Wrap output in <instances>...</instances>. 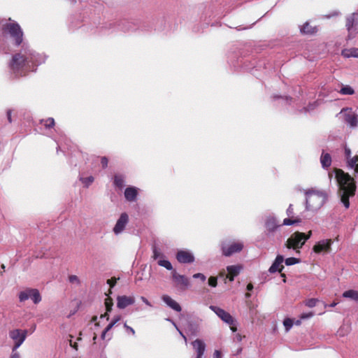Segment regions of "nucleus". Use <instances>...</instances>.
I'll return each instance as SVG.
<instances>
[{
    "instance_id": "0e129e2a",
    "label": "nucleus",
    "mask_w": 358,
    "mask_h": 358,
    "mask_svg": "<svg viewBox=\"0 0 358 358\" xmlns=\"http://www.w3.org/2000/svg\"><path fill=\"white\" fill-rule=\"evenodd\" d=\"M337 305V303L336 302H333L332 303L330 304V306L331 307H334Z\"/></svg>"
},
{
    "instance_id": "79ce46f5",
    "label": "nucleus",
    "mask_w": 358,
    "mask_h": 358,
    "mask_svg": "<svg viewBox=\"0 0 358 358\" xmlns=\"http://www.w3.org/2000/svg\"><path fill=\"white\" fill-rule=\"evenodd\" d=\"M193 278H199L202 282H204L206 280V276L203 273H198L194 274L193 275Z\"/></svg>"
},
{
    "instance_id": "a18cd8bd",
    "label": "nucleus",
    "mask_w": 358,
    "mask_h": 358,
    "mask_svg": "<svg viewBox=\"0 0 358 358\" xmlns=\"http://www.w3.org/2000/svg\"><path fill=\"white\" fill-rule=\"evenodd\" d=\"M10 358H20V355L19 352H17V350H14V347L13 348V350H12V354L10 356Z\"/></svg>"
},
{
    "instance_id": "20e7f679",
    "label": "nucleus",
    "mask_w": 358,
    "mask_h": 358,
    "mask_svg": "<svg viewBox=\"0 0 358 358\" xmlns=\"http://www.w3.org/2000/svg\"><path fill=\"white\" fill-rule=\"evenodd\" d=\"M3 31L7 32L15 40V44L20 45L23 41V31L18 23L12 21L3 26Z\"/></svg>"
},
{
    "instance_id": "c03bdc74",
    "label": "nucleus",
    "mask_w": 358,
    "mask_h": 358,
    "mask_svg": "<svg viewBox=\"0 0 358 358\" xmlns=\"http://www.w3.org/2000/svg\"><path fill=\"white\" fill-rule=\"evenodd\" d=\"M313 315V313L312 312H310L308 313H303L301 314L300 318L302 320L308 319L311 317Z\"/></svg>"
},
{
    "instance_id": "7ed1b4c3",
    "label": "nucleus",
    "mask_w": 358,
    "mask_h": 358,
    "mask_svg": "<svg viewBox=\"0 0 358 358\" xmlns=\"http://www.w3.org/2000/svg\"><path fill=\"white\" fill-rule=\"evenodd\" d=\"M327 194L324 192L308 190L306 192V209L317 210L325 203Z\"/></svg>"
},
{
    "instance_id": "7c9ffc66",
    "label": "nucleus",
    "mask_w": 358,
    "mask_h": 358,
    "mask_svg": "<svg viewBox=\"0 0 358 358\" xmlns=\"http://www.w3.org/2000/svg\"><path fill=\"white\" fill-rule=\"evenodd\" d=\"M113 305V299L110 297L106 298L105 300V306L107 312H110L112 310Z\"/></svg>"
},
{
    "instance_id": "49530a36",
    "label": "nucleus",
    "mask_w": 358,
    "mask_h": 358,
    "mask_svg": "<svg viewBox=\"0 0 358 358\" xmlns=\"http://www.w3.org/2000/svg\"><path fill=\"white\" fill-rule=\"evenodd\" d=\"M124 327L128 332L131 333L132 335L135 334V331L132 327L128 326L127 324H124Z\"/></svg>"
},
{
    "instance_id": "bb28decb",
    "label": "nucleus",
    "mask_w": 358,
    "mask_h": 358,
    "mask_svg": "<svg viewBox=\"0 0 358 358\" xmlns=\"http://www.w3.org/2000/svg\"><path fill=\"white\" fill-rule=\"evenodd\" d=\"M40 123L43 124L47 129L53 128L55 124V120L52 117L41 120Z\"/></svg>"
},
{
    "instance_id": "3c124183",
    "label": "nucleus",
    "mask_w": 358,
    "mask_h": 358,
    "mask_svg": "<svg viewBox=\"0 0 358 358\" xmlns=\"http://www.w3.org/2000/svg\"><path fill=\"white\" fill-rule=\"evenodd\" d=\"M141 299L142 300L143 302H144L148 306H152L151 303L149 302V301L145 297L141 296Z\"/></svg>"
},
{
    "instance_id": "4be33fe9",
    "label": "nucleus",
    "mask_w": 358,
    "mask_h": 358,
    "mask_svg": "<svg viewBox=\"0 0 358 358\" xmlns=\"http://www.w3.org/2000/svg\"><path fill=\"white\" fill-rule=\"evenodd\" d=\"M347 165L349 168L354 169L355 173H358V155L350 157L347 160Z\"/></svg>"
},
{
    "instance_id": "a19ab883",
    "label": "nucleus",
    "mask_w": 358,
    "mask_h": 358,
    "mask_svg": "<svg viewBox=\"0 0 358 358\" xmlns=\"http://www.w3.org/2000/svg\"><path fill=\"white\" fill-rule=\"evenodd\" d=\"M69 282H71V283H74V282L80 283V280H79L78 277L77 275H70L69 278Z\"/></svg>"
},
{
    "instance_id": "aec40b11",
    "label": "nucleus",
    "mask_w": 358,
    "mask_h": 358,
    "mask_svg": "<svg viewBox=\"0 0 358 358\" xmlns=\"http://www.w3.org/2000/svg\"><path fill=\"white\" fill-rule=\"evenodd\" d=\"M320 160L322 167L324 169H329L332 163V159L330 154L325 152L324 150H322Z\"/></svg>"
},
{
    "instance_id": "473e14b6",
    "label": "nucleus",
    "mask_w": 358,
    "mask_h": 358,
    "mask_svg": "<svg viewBox=\"0 0 358 358\" xmlns=\"http://www.w3.org/2000/svg\"><path fill=\"white\" fill-rule=\"evenodd\" d=\"M299 262V259L295 257H289L285 260V263L287 266H291L296 264Z\"/></svg>"
},
{
    "instance_id": "5701e85b",
    "label": "nucleus",
    "mask_w": 358,
    "mask_h": 358,
    "mask_svg": "<svg viewBox=\"0 0 358 358\" xmlns=\"http://www.w3.org/2000/svg\"><path fill=\"white\" fill-rule=\"evenodd\" d=\"M345 120L351 127H356L358 124L357 115L355 113H348L345 115Z\"/></svg>"
},
{
    "instance_id": "c756f323",
    "label": "nucleus",
    "mask_w": 358,
    "mask_h": 358,
    "mask_svg": "<svg viewBox=\"0 0 358 358\" xmlns=\"http://www.w3.org/2000/svg\"><path fill=\"white\" fill-rule=\"evenodd\" d=\"M340 93L342 94L352 95L355 93V91L350 86L345 85L341 89Z\"/></svg>"
},
{
    "instance_id": "f03ea898",
    "label": "nucleus",
    "mask_w": 358,
    "mask_h": 358,
    "mask_svg": "<svg viewBox=\"0 0 358 358\" xmlns=\"http://www.w3.org/2000/svg\"><path fill=\"white\" fill-rule=\"evenodd\" d=\"M33 62L31 58L21 53H17L12 57L10 63V68L16 76H24L31 70Z\"/></svg>"
},
{
    "instance_id": "8fccbe9b",
    "label": "nucleus",
    "mask_w": 358,
    "mask_h": 358,
    "mask_svg": "<svg viewBox=\"0 0 358 358\" xmlns=\"http://www.w3.org/2000/svg\"><path fill=\"white\" fill-rule=\"evenodd\" d=\"M120 319H121V317H120V315H117V316L115 317L113 319V320H112L111 323H112L113 325H115L117 322H119V321L120 320Z\"/></svg>"
},
{
    "instance_id": "f257e3e1",
    "label": "nucleus",
    "mask_w": 358,
    "mask_h": 358,
    "mask_svg": "<svg viewBox=\"0 0 358 358\" xmlns=\"http://www.w3.org/2000/svg\"><path fill=\"white\" fill-rule=\"evenodd\" d=\"M336 179L339 186L341 201L345 208L350 207L349 199L355 194L356 184L354 178L342 169L335 168Z\"/></svg>"
},
{
    "instance_id": "338daca9",
    "label": "nucleus",
    "mask_w": 358,
    "mask_h": 358,
    "mask_svg": "<svg viewBox=\"0 0 358 358\" xmlns=\"http://www.w3.org/2000/svg\"><path fill=\"white\" fill-rule=\"evenodd\" d=\"M245 296H246V297H250V294H249V293H246V294H245Z\"/></svg>"
},
{
    "instance_id": "ddd939ff",
    "label": "nucleus",
    "mask_w": 358,
    "mask_h": 358,
    "mask_svg": "<svg viewBox=\"0 0 358 358\" xmlns=\"http://www.w3.org/2000/svg\"><path fill=\"white\" fill-rule=\"evenodd\" d=\"M176 259L182 264H190L194 261L192 253L187 250H179L176 254Z\"/></svg>"
},
{
    "instance_id": "4d7b16f0",
    "label": "nucleus",
    "mask_w": 358,
    "mask_h": 358,
    "mask_svg": "<svg viewBox=\"0 0 358 358\" xmlns=\"http://www.w3.org/2000/svg\"><path fill=\"white\" fill-rule=\"evenodd\" d=\"M252 289H253V285H252V283H249V284H248V285H247V289H248V291H251Z\"/></svg>"
},
{
    "instance_id": "2eb2a0df",
    "label": "nucleus",
    "mask_w": 358,
    "mask_h": 358,
    "mask_svg": "<svg viewBox=\"0 0 358 358\" xmlns=\"http://www.w3.org/2000/svg\"><path fill=\"white\" fill-rule=\"evenodd\" d=\"M283 262V256L281 255H277L275 261L269 268L268 271L271 273H275L276 271L281 273L282 269L284 268V266L282 265Z\"/></svg>"
},
{
    "instance_id": "864d4df0",
    "label": "nucleus",
    "mask_w": 358,
    "mask_h": 358,
    "mask_svg": "<svg viewBox=\"0 0 358 358\" xmlns=\"http://www.w3.org/2000/svg\"><path fill=\"white\" fill-rule=\"evenodd\" d=\"M113 324L110 322V324H108V326L105 328V331H109L113 327Z\"/></svg>"
},
{
    "instance_id": "6e6d98bb",
    "label": "nucleus",
    "mask_w": 358,
    "mask_h": 358,
    "mask_svg": "<svg viewBox=\"0 0 358 358\" xmlns=\"http://www.w3.org/2000/svg\"><path fill=\"white\" fill-rule=\"evenodd\" d=\"M108 312H106L104 314L101 315V318L106 317L107 320H109V315L108 313Z\"/></svg>"
},
{
    "instance_id": "2f4dec72",
    "label": "nucleus",
    "mask_w": 358,
    "mask_h": 358,
    "mask_svg": "<svg viewBox=\"0 0 358 358\" xmlns=\"http://www.w3.org/2000/svg\"><path fill=\"white\" fill-rule=\"evenodd\" d=\"M300 222H301V219L300 218H296L295 220H292L291 218H285L283 220L282 224H284V225H292V224H294L295 223H299Z\"/></svg>"
},
{
    "instance_id": "37998d69",
    "label": "nucleus",
    "mask_w": 358,
    "mask_h": 358,
    "mask_svg": "<svg viewBox=\"0 0 358 358\" xmlns=\"http://www.w3.org/2000/svg\"><path fill=\"white\" fill-rule=\"evenodd\" d=\"M345 157L346 160L351 157V150L349 148L345 147L344 150Z\"/></svg>"
},
{
    "instance_id": "69168bd1",
    "label": "nucleus",
    "mask_w": 358,
    "mask_h": 358,
    "mask_svg": "<svg viewBox=\"0 0 358 358\" xmlns=\"http://www.w3.org/2000/svg\"><path fill=\"white\" fill-rule=\"evenodd\" d=\"M96 334H94V337H93V341H96Z\"/></svg>"
},
{
    "instance_id": "b1692460",
    "label": "nucleus",
    "mask_w": 358,
    "mask_h": 358,
    "mask_svg": "<svg viewBox=\"0 0 358 358\" xmlns=\"http://www.w3.org/2000/svg\"><path fill=\"white\" fill-rule=\"evenodd\" d=\"M113 183L116 187L120 189H122L124 186V178L123 176L118 174L115 175Z\"/></svg>"
},
{
    "instance_id": "0eeeda50",
    "label": "nucleus",
    "mask_w": 358,
    "mask_h": 358,
    "mask_svg": "<svg viewBox=\"0 0 358 358\" xmlns=\"http://www.w3.org/2000/svg\"><path fill=\"white\" fill-rule=\"evenodd\" d=\"M243 248V243L241 241H224L221 244L222 255L230 257L232 255L241 252Z\"/></svg>"
},
{
    "instance_id": "5fc2aeb1",
    "label": "nucleus",
    "mask_w": 358,
    "mask_h": 358,
    "mask_svg": "<svg viewBox=\"0 0 358 358\" xmlns=\"http://www.w3.org/2000/svg\"><path fill=\"white\" fill-rule=\"evenodd\" d=\"M311 235H312V231H309L307 234H305V238H306V242L310 238Z\"/></svg>"
},
{
    "instance_id": "a878e982",
    "label": "nucleus",
    "mask_w": 358,
    "mask_h": 358,
    "mask_svg": "<svg viewBox=\"0 0 358 358\" xmlns=\"http://www.w3.org/2000/svg\"><path fill=\"white\" fill-rule=\"evenodd\" d=\"M316 28L313 27L308 22H306L301 28V31L305 34H313L316 32Z\"/></svg>"
},
{
    "instance_id": "e2e57ef3",
    "label": "nucleus",
    "mask_w": 358,
    "mask_h": 358,
    "mask_svg": "<svg viewBox=\"0 0 358 358\" xmlns=\"http://www.w3.org/2000/svg\"><path fill=\"white\" fill-rule=\"evenodd\" d=\"M97 320V316L94 315L92 318V322H96Z\"/></svg>"
},
{
    "instance_id": "052dcab7",
    "label": "nucleus",
    "mask_w": 358,
    "mask_h": 358,
    "mask_svg": "<svg viewBox=\"0 0 358 358\" xmlns=\"http://www.w3.org/2000/svg\"><path fill=\"white\" fill-rule=\"evenodd\" d=\"M71 345L75 348L76 350L78 349V344L76 343H74V344L73 345L71 343Z\"/></svg>"
},
{
    "instance_id": "e433bc0d",
    "label": "nucleus",
    "mask_w": 358,
    "mask_h": 358,
    "mask_svg": "<svg viewBox=\"0 0 358 358\" xmlns=\"http://www.w3.org/2000/svg\"><path fill=\"white\" fill-rule=\"evenodd\" d=\"M208 285L210 287H215L217 285V279L216 277L210 276L208 278Z\"/></svg>"
},
{
    "instance_id": "58836bf2",
    "label": "nucleus",
    "mask_w": 358,
    "mask_h": 358,
    "mask_svg": "<svg viewBox=\"0 0 358 358\" xmlns=\"http://www.w3.org/2000/svg\"><path fill=\"white\" fill-rule=\"evenodd\" d=\"M101 164L103 169H106L108 166V159L106 157H102L101 158Z\"/></svg>"
},
{
    "instance_id": "c85d7f7f",
    "label": "nucleus",
    "mask_w": 358,
    "mask_h": 358,
    "mask_svg": "<svg viewBox=\"0 0 358 358\" xmlns=\"http://www.w3.org/2000/svg\"><path fill=\"white\" fill-rule=\"evenodd\" d=\"M157 264H158V265L166 268L167 270H172L173 269L172 264L168 260L159 259L157 262Z\"/></svg>"
},
{
    "instance_id": "603ef678",
    "label": "nucleus",
    "mask_w": 358,
    "mask_h": 358,
    "mask_svg": "<svg viewBox=\"0 0 358 358\" xmlns=\"http://www.w3.org/2000/svg\"><path fill=\"white\" fill-rule=\"evenodd\" d=\"M214 357H215V358H222L220 351L215 350L214 352Z\"/></svg>"
},
{
    "instance_id": "f3484780",
    "label": "nucleus",
    "mask_w": 358,
    "mask_h": 358,
    "mask_svg": "<svg viewBox=\"0 0 358 358\" xmlns=\"http://www.w3.org/2000/svg\"><path fill=\"white\" fill-rule=\"evenodd\" d=\"M192 345L196 352V358H202L206 350V345L204 342L201 339H196L192 343Z\"/></svg>"
},
{
    "instance_id": "680f3d73",
    "label": "nucleus",
    "mask_w": 358,
    "mask_h": 358,
    "mask_svg": "<svg viewBox=\"0 0 358 358\" xmlns=\"http://www.w3.org/2000/svg\"><path fill=\"white\" fill-rule=\"evenodd\" d=\"M281 273V276L283 278V282H286V275L285 273H282V272L280 273Z\"/></svg>"
},
{
    "instance_id": "9d476101",
    "label": "nucleus",
    "mask_w": 358,
    "mask_h": 358,
    "mask_svg": "<svg viewBox=\"0 0 358 358\" xmlns=\"http://www.w3.org/2000/svg\"><path fill=\"white\" fill-rule=\"evenodd\" d=\"M332 243L333 241L331 239H324L320 241L313 246V250L315 253L317 254L322 252H330Z\"/></svg>"
},
{
    "instance_id": "393cba45",
    "label": "nucleus",
    "mask_w": 358,
    "mask_h": 358,
    "mask_svg": "<svg viewBox=\"0 0 358 358\" xmlns=\"http://www.w3.org/2000/svg\"><path fill=\"white\" fill-rule=\"evenodd\" d=\"M343 296L358 301V291L354 289L347 290L343 293Z\"/></svg>"
},
{
    "instance_id": "09e8293b",
    "label": "nucleus",
    "mask_w": 358,
    "mask_h": 358,
    "mask_svg": "<svg viewBox=\"0 0 358 358\" xmlns=\"http://www.w3.org/2000/svg\"><path fill=\"white\" fill-rule=\"evenodd\" d=\"M173 324L174 325V327L176 328V329L178 331L179 334H180L181 336H182V338L185 339V341H187V338H186V336L183 334V333L178 329V327H177L176 324L174 322H172Z\"/></svg>"
},
{
    "instance_id": "bf43d9fd",
    "label": "nucleus",
    "mask_w": 358,
    "mask_h": 358,
    "mask_svg": "<svg viewBox=\"0 0 358 358\" xmlns=\"http://www.w3.org/2000/svg\"><path fill=\"white\" fill-rule=\"evenodd\" d=\"M106 334H107V331L103 330L102 334H101V336L103 340L105 339Z\"/></svg>"
},
{
    "instance_id": "dca6fc26",
    "label": "nucleus",
    "mask_w": 358,
    "mask_h": 358,
    "mask_svg": "<svg viewBox=\"0 0 358 358\" xmlns=\"http://www.w3.org/2000/svg\"><path fill=\"white\" fill-rule=\"evenodd\" d=\"M139 189L136 187H128L124 190V197L127 201L134 202L136 200Z\"/></svg>"
},
{
    "instance_id": "f8f14e48",
    "label": "nucleus",
    "mask_w": 358,
    "mask_h": 358,
    "mask_svg": "<svg viewBox=\"0 0 358 358\" xmlns=\"http://www.w3.org/2000/svg\"><path fill=\"white\" fill-rule=\"evenodd\" d=\"M129 222V216L126 213H122L119 219L117 220L114 228L113 232L115 234H119L124 231L126 225Z\"/></svg>"
},
{
    "instance_id": "412c9836",
    "label": "nucleus",
    "mask_w": 358,
    "mask_h": 358,
    "mask_svg": "<svg viewBox=\"0 0 358 358\" xmlns=\"http://www.w3.org/2000/svg\"><path fill=\"white\" fill-rule=\"evenodd\" d=\"M280 226H281V224L278 223L275 217H268L266 220L265 227L267 231L270 232L275 231Z\"/></svg>"
},
{
    "instance_id": "a211bd4d",
    "label": "nucleus",
    "mask_w": 358,
    "mask_h": 358,
    "mask_svg": "<svg viewBox=\"0 0 358 358\" xmlns=\"http://www.w3.org/2000/svg\"><path fill=\"white\" fill-rule=\"evenodd\" d=\"M241 268L242 266L239 265L228 266L227 267V274L226 278H228L231 282L234 281V278L239 274Z\"/></svg>"
},
{
    "instance_id": "cd10ccee",
    "label": "nucleus",
    "mask_w": 358,
    "mask_h": 358,
    "mask_svg": "<svg viewBox=\"0 0 358 358\" xmlns=\"http://www.w3.org/2000/svg\"><path fill=\"white\" fill-rule=\"evenodd\" d=\"M345 57H358V48H352L350 50H345L343 52Z\"/></svg>"
},
{
    "instance_id": "6e6552de",
    "label": "nucleus",
    "mask_w": 358,
    "mask_h": 358,
    "mask_svg": "<svg viewBox=\"0 0 358 358\" xmlns=\"http://www.w3.org/2000/svg\"><path fill=\"white\" fill-rule=\"evenodd\" d=\"M29 298L35 304L38 303L41 301V294L37 289L28 288L19 293V300L20 302H24Z\"/></svg>"
},
{
    "instance_id": "c9c22d12",
    "label": "nucleus",
    "mask_w": 358,
    "mask_h": 358,
    "mask_svg": "<svg viewBox=\"0 0 358 358\" xmlns=\"http://www.w3.org/2000/svg\"><path fill=\"white\" fill-rule=\"evenodd\" d=\"M318 301L316 299H310L306 301V306L309 308L315 307Z\"/></svg>"
},
{
    "instance_id": "4468645a",
    "label": "nucleus",
    "mask_w": 358,
    "mask_h": 358,
    "mask_svg": "<svg viewBox=\"0 0 358 358\" xmlns=\"http://www.w3.org/2000/svg\"><path fill=\"white\" fill-rule=\"evenodd\" d=\"M135 298L132 296H118L117 298V307L120 309H124L126 307L134 304Z\"/></svg>"
},
{
    "instance_id": "13d9d810",
    "label": "nucleus",
    "mask_w": 358,
    "mask_h": 358,
    "mask_svg": "<svg viewBox=\"0 0 358 358\" xmlns=\"http://www.w3.org/2000/svg\"><path fill=\"white\" fill-rule=\"evenodd\" d=\"M7 116L9 122H11V112L10 110L7 112Z\"/></svg>"
},
{
    "instance_id": "72a5a7b5",
    "label": "nucleus",
    "mask_w": 358,
    "mask_h": 358,
    "mask_svg": "<svg viewBox=\"0 0 358 358\" xmlns=\"http://www.w3.org/2000/svg\"><path fill=\"white\" fill-rule=\"evenodd\" d=\"M152 258L154 259H158L159 257H162L163 255L159 251V250L157 249V246L155 245H154L152 246Z\"/></svg>"
},
{
    "instance_id": "f704fd0d",
    "label": "nucleus",
    "mask_w": 358,
    "mask_h": 358,
    "mask_svg": "<svg viewBox=\"0 0 358 358\" xmlns=\"http://www.w3.org/2000/svg\"><path fill=\"white\" fill-rule=\"evenodd\" d=\"M283 324L287 331H289L290 328L293 326V321L292 319L287 318L284 320Z\"/></svg>"
},
{
    "instance_id": "39448f33",
    "label": "nucleus",
    "mask_w": 358,
    "mask_h": 358,
    "mask_svg": "<svg viewBox=\"0 0 358 358\" xmlns=\"http://www.w3.org/2000/svg\"><path fill=\"white\" fill-rule=\"evenodd\" d=\"M210 309L212 310L223 322L227 323L233 332L237 331L236 320L228 312L215 306H210Z\"/></svg>"
},
{
    "instance_id": "9b49d317",
    "label": "nucleus",
    "mask_w": 358,
    "mask_h": 358,
    "mask_svg": "<svg viewBox=\"0 0 358 358\" xmlns=\"http://www.w3.org/2000/svg\"><path fill=\"white\" fill-rule=\"evenodd\" d=\"M173 280L176 284V286L180 287L181 289H186L189 285V279L183 275L178 274L175 270L172 272Z\"/></svg>"
},
{
    "instance_id": "774afa93",
    "label": "nucleus",
    "mask_w": 358,
    "mask_h": 358,
    "mask_svg": "<svg viewBox=\"0 0 358 358\" xmlns=\"http://www.w3.org/2000/svg\"><path fill=\"white\" fill-rule=\"evenodd\" d=\"M36 329V325L34 324L33 328H31L32 331H34Z\"/></svg>"
},
{
    "instance_id": "4c0bfd02",
    "label": "nucleus",
    "mask_w": 358,
    "mask_h": 358,
    "mask_svg": "<svg viewBox=\"0 0 358 358\" xmlns=\"http://www.w3.org/2000/svg\"><path fill=\"white\" fill-rule=\"evenodd\" d=\"M83 183L86 184L87 186L90 185L94 181V177L90 176L85 178H81Z\"/></svg>"
},
{
    "instance_id": "423d86ee",
    "label": "nucleus",
    "mask_w": 358,
    "mask_h": 358,
    "mask_svg": "<svg viewBox=\"0 0 358 358\" xmlns=\"http://www.w3.org/2000/svg\"><path fill=\"white\" fill-rule=\"evenodd\" d=\"M305 233L296 231L287 240L285 246L288 249L297 250L301 248L306 243Z\"/></svg>"
},
{
    "instance_id": "ea45409f",
    "label": "nucleus",
    "mask_w": 358,
    "mask_h": 358,
    "mask_svg": "<svg viewBox=\"0 0 358 358\" xmlns=\"http://www.w3.org/2000/svg\"><path fill=\"white\" fill-rule=\"evenodd\" d=\"M117 282V278L115 277L111 278L107 280V283L109 285L110 287H113Z\"/></svg>"
},
{
    "instance_id": "6ab92c4d",
    "label": "nucleus",
    "mask_w": 358,
    "mask_h": 358,
    "mask_svg": "<svg viewBox=\"0 0 358 358\" xmlns=\"http://www.w3.org/2000/svg\"><path fill=\"white\" fill-rule=\"evenodd\" d=\"M163 301L173 310L180 312L182 310L181 306L178 303L173 300L169 295L164 294L162 296Z\"/></svg>"
},
{
    "instance_id": "1a4fd4ad",
    "label": "nucleus",
    "mask_w": 358,
    "mask_h": 358,
    "mask_svg": "<svg viewBox=\"0 0 358 358\" xmlns=\"http://www.w3.org/2000/svg\"><path fill=\"white\" fill-rule=\"evenodd\" d=\"M27 335V330L13 329L9 332V336L13 340L14 350H16L24 341Z\"/></svg>"
},
{
    "instance_id": "de8ad7c7",
    "label": "nucleus",
    "mask_w": 358,
    "mask_h": 358,
    "mask_svg": "<svg viewBox=\"0 0 358 358\" xmlns=\"http://www.w3.org/2000/svg\"><path fill=\"white\" fill-rule=\"evenodd\" d=\"M294 213V208L292 204H290L287 210V215L290 216Z\"/></svg>"
}]
</instances>
